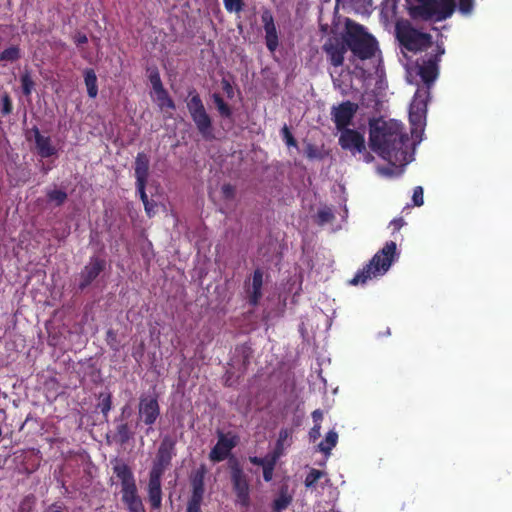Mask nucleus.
I'll use <instances>...</instances> for the list:
<instances>
[{
    "label": "nucleus",
    "mask_w": 512,
    "mask_h": 512,
    "mask_svg": "<svg viewBox=\"0 0 512 512\" xmlns=\"http://www.w3.org/2000/svg\"><path fill=\"white\" fill-rule=\"evenodd\" d=\"M338 143L343 150L349 151L352 155L365 151V138L362 133L354 129L340 131Z\"/></svg>",
    "instance_id": "15"
},
{
    "label": "nucleus",
    "mask_w": 512,
    "mask_h": 512,
    "mask_svg": "<svg viewBox=\"0 0 512 512\" xmlns=\"http://www.w3.org/2000/svg\"><path fill=\"white\" fill-rule=\"evenodd\" d=\"M337 442L338 434L331 430L326 434L325 439L319 443L318 448L324 454L329 455L331 450L337 445Z\"/></svg>",
    "instance_id": "29"
},
{
    "label": "nucleus",
    "mask_w": 512,
    "mask_h": 512,
    "mask_svg": "<svg viewBox=\"0 0 512 512\" xmlns=\"http://www.w3.org/2000/svg\"><path fill=\"white\" fill-rule=\"evenodd\" d=\"M146 185H147V182H136V188H137V192L139 194V197L141 199V201L143 202V205L144 206H147V202H148V196L146 194Z\"/></svg>",
    "instance_id": "47"
},
{
    "label": "nucleus",
    "mask_w": 512,
    "mask_h": 512,
    "mask_svg": "<svg viewBox=\"0 0 512 512\" xmlns=\"http://www.w3.org/2000/svg\"><path fill=\"white\" fill-rule=\"evenodd\" d=\"M249 354L246 351H243V368L246 369L247 365L249 364Z\"/></svg>",
    "instance_id": "62"
},
{
    "label": "nucleus",
    "mask_w": 512,
    "mask_h": 512,
    "mask_svg": "<svg viewBox=\"0 0 512 512\" xmlns=\"http://www.w3.org/2000/svg\"><path fill=\"white\" fill-rule=\"evenodd\" d=\"M221 83H222V88H223L224 92L227 94V96L229 98H232L234 91H233V87H232L231 83L226 79H223Z\"/></svg>",
    "instance_id": "54"
},
{
    "label": "nucleus",
    "mask_w": 512,
    "mask_h": 512,
    "mask_svg": "<svg viewBox=\"0 0 512 512\" xmlns=\"http://www.w3.org/2000/svg\"><path fill=\"white\" fill-rule=\"evenodd\" d=\"M473 8V0H459V9L462 13H469Z\"/></svg>",
    "instance_id": "51"
},
{
    "label": "nucleus",
    "mask_w": 512,
    "mask_h": 512,
    "mask_svg": "<svg viewBox=\"0 0 512 512\" xmlns=\"http://www.w3.org/2000/svg\"><path fill=\"white\" fill-rule=\"evenodd\" d=\"M217 110H218L220 116L223 118H231L232 117V109L227 103L220 105V107H218Z\"/></svg>",
    "instance_id": "50"
},
{
    "label": "nucleus",
    "mask_w": 512,
    "mask_h": 512,
    "mask_svg": "<svg viewBox=\"0 0 512 512\" xmlns=\"http://www.w3.org/2000/svg\"><path fill=\"white\" fill-rule=\"evenodd\" d=\"M261 22L265 31V44L267 49L273 53L279 46V36L274 22V17L269 9L261 13Z\"/></svg>",
    "instance_id": "17"
},
{
    "label": "nucleus",
    "mask_w": 512,
    "mask_h": 512,
    "mask_svg": "<svg viewBox=\"0 0 512 512\" xmlns=\"http://www.w3.org/2000/svg\"><path fill=\"white\" fill-rule=\"evenodd\" d=\"M358 108V104L349 100L332 107L331 116L337 130L343 131L344 129H349L348 127L352 124V120Z\"/></svg>",
    "instance_id": "11"
},
{
    "label": "nucleus",
    "mask_w": 512,
    "mask_h": 512,
    "mask_svg": "<svg viewBox=\"0 0 512 512\" xmlns=\"http://www.w3.org/2000/svg\"><path fill=\"white\" fill-rule=\"evenodd\" d=\"M286 446L277 444L275 445L274 451L272 455L269 457V460H274L277 463V460L284 454Z\"/></svg>",
    "instance_id": "49"
},
{
    "label": "nucleus",
    "mask_w": 512,
    "mask_h": 512,
    "mask_svg": "<svg viewBox=\"0 0 512 512\" xmlns=\"http://www.w3.org/2000/svg\"><path fill=\"white\" fill-rule=\"evenodd\" d=\"M334 219V214L329 208L320 209L317 213V223L324 225Z\"/></svg>",
    "instance_id": "39"
},
{
    "label": "nucleus",
    "mask_w": 512,
    "mask_h": 512,
    "mask_svg": "<svg viewBox=\"0 0 512 512\" xmlns=\"http://www.w3.org/2000/svg\"><path fill=\"white\" fill-rule=\"evenodd\" d=\"M155 94L161 109L175 110L176 105L165 88L155 91Z\"/></svg>",
    "instance_id": "30"
},
{
    "label": "nucleus",
    "mask_w": 512,
    "mask_h": 512,
    "mask_svg": "<svg viewBox=\"0 0 512 512\" xmlns=\"http://www.w3.org/2000/svg\"><path fill=\"white\" fill-rule=\"evenodd\" d=\"M84 82L87 88V94L90 98H96L98 95L97 76L92 68L84 70Z\"/></svg>",
    "instance_id": "28"
},
{
    "label": "nucleus",
    "mask_w": 512,
    "mask_h": 512,
    "mask_svg": "<svg viewBox=\"0 0 512 512\" xmlns=\"http://www.w3.org/2000/svg\"><path fill=\"white\" fill-rule=\"evenodd\" d=\"M203 498L189 497L185 512H202Z\"/></svg>",
    "instance_id": "43"
},
{
    "label": "nucleus",
    "mask_w": 512,
    "mask_h": 512,
    "mask_svg": "<svg viewBox=\"0 0 512 512\" xmlns=\"http://www.w3.org/2000/svg\"><path fill=\"white\" fill-rule=\"evenodd\" d=\"M186 104L190 117L200 135L205 140H212L214 138L212 118L207 113L203 101L195 89L188 92Z\"/></svg>",
    "instance_id": "5"
},
{
    "label": "nucleus",
    "mask_w": 512,
    "mask_h": 512,
    "mask_svg": "<svg viewBox=\"0 0 512 512\" xmlns=\"http://www.w3.org/2000/svg\"><path fill=\"white\" fill-rule=\"evenodd\" d=\"M276 463L274 460H269L262 468H263V479L266 482H270L273 478V473L275 469Z\"/></svg>",
    "instance_id": "44"
},
{
    "label": "nucleus",
    "mask_w": 512,
    "mask_h": 512,
    "mask_svg": "<svg viewBox=\"0 0 512 512\" xmlns=\"http://www.w3.org/2000/svg\"><path fill=\"white\" fill-rule=\"evenodd\" d=\"M30 132L34 135L37 153L42 158H49L57 154V148L52 144L49 136H43L37 126H33Z\"/></svg>",
    "instance_id": "20"
},
{
    "label": "nucleus",
    "mask_w": 512,
    "mask_h": 512,
    "mask_svg": "<svg viewBox=\"0 0 512 512\" xmlns=\"http://www.w3.org/2000/svg\"><path fill=\"white\" fill-rule=\"evenodd\" d=\"M106 260L97 256H92L89 262L80 272V281L78 288L84 290L104 271Z\"/></svg>",
    "instance_id": "16"
},
{
    "label": "nucleus",
    "mask_w": 512,
    "mask_h": 512,
    "mask_svg": "<svg viewBox=\"0 0 512 512\" xmlns=\"http://www.w3.org/2000/svg\"><path fill=\"white\" fill-rule=\"evenodd\" d=\"M293 501L292 494L289 493L288 485H282L272 503V512H283Z\"/></svg>",
    "instance_id": "25"
},
{
    "label": "nucleus",
    "mask_w": 512,
    "mask_h": 512,
    "mask_svg": "<svg viewBox=\"0 0 512 512\" xmlns=\"http://www.w3.org/2000/svg\"><path fill=\"white\" fill-rule=\"evenodd\" d=\"M35 505V497L33 495L25 496L20 502L18 512H31Z\"/></svg>",
    "instance_id": "40"
},
{
    "label": "nucleus",
    "mask_w": 512,
    "mask_h": 512,
    "mask_svg": "<svg viewBox=\"0 0 512 512\" xmlns=\"http://www.w3.org/2000/svg\"><path fill=\"white\" fill-rule=\"evenodd\" d=\"M111 463L113 474L118 478L121 484V494L136 490V480L131 467L119 458H115Z\"/></svg>",
    "instance_id": "13"
},
{
    "label": "nucleus",
    "mask_w": 512,
    "mask_h": 512,
    "mask_svg": "<svg viewBox=\"0 0 512 512\" xmlns=\"http://www.w3.org/2000/svg\"><path fill=\"white\" fill-rule=\"evenodd\" d=\"M212 99H213V102L214 104L216 105V107H220V105H223L225 104L226 102L224 101V99L222 98V96L218 93H214L212 95Z\"/></svg>",
    "instance_id": "59"
},
{
    "label": "nucleus",
    "mask_w": 512,
    "mask_h": 512,
    "mask_svg": "<svg viewBox=\"0 0 512 512\" xmlns=\"http://www.w3.org/2000/svg\"><path fill=\"white\" fill-rule=\"evenodd\" d=\"M321 425L314 424L309 432L310 440L315 441L318 437H320Z\"/></svg>",
    "instance_id": "55"
},
{
    "label": "nucleus",
    "mask_w": 512,
    "mask_h": 512,
    "mask_svg": "<svg viewBox=\"0 0 512 512\" xmlns=\"http://www.w3.org/2000/svg\"><path fill=\"white\" fill-rule=\"evenodd\" d=\"M436 7L437 0H419L418 4L411 8L410 15L425 21L435 19Z\"/></svg>",
    "instance_id": "22"
},
{
    "label": "nucleus",
    "mask_w": 512,
    "mask_h": 512,
    "mask_svg": "<svg viewBox=\"0 0 512 512\" xmlns=\"http://www.w3.org/2000/svg\"><path fill=\"white\" fill-rule=\"evenodd\" d=\"M347 49L348 46L344 34L342 36H329L322 45V50L326 54L327 60L334 67L343 65Z\"/></svg>",
    "instance_id": "9"
},
{
    "label": "nucleus",
    "mask_w": 512,
    "mask_h": 512,
    "mask_svg": "<svg viewBox=\"0 0 512 512\" xmlns=\"http://www.w3.org/2000/svg\"><path fill=\"white\" fill-rule=\"evenodd\" d=\"M292 429L282 428L279 431L278 439L276 441L277 444L284 445L286 447L290 446L292 443Z\"/></svg>",
    "instance_id": "37"
},
{
    "label": "nucleus",
    "mask_w": 512,
    "mask_h": 512,
    "mask_svg": "<svg viewBox=\"0 0 512 512\" xmlns=\"http://www.w3.org/2000/svg\"><path fill=\"white\" fill-rule=\"evenodd\" d=\"M121 500L128 512H146L143 501L138 494V489L121 494Z\"/></svg>",
    "instance_id": "24"
},
{
    "label": "nucleus",
    "mask_w": 512,
    "mask_h": 512,
    "mask_svg": "<svg viewBox=\"0 0 512 512\" xmlns=\"http://www.w3.org/2000/svg\"><path fill=\"white\" fill-rule=\"evenodd\" d=\"M217 443L210 450L209 459L212 462H222L230 456L233 448H235L239 442V437L232 432L223 433L217 432Z\"/></svg>",
    "instance_id": "10"
},
{
    "label": "nucleus",
    "mask_w": 512,
    "mask_h": 512,
    "mask_svg": "<svg viewBox=\"0 0 512 512\" xmlns=\"http://www.w3.org/2000/svg\"><path fill=\"white\" fill-rule=\"evenodd\" d=\"M176 456V439L172 436H165L157 449L150 473L164 475L171 466L172 459Z\"/></svg>",
    "instance_id": "8"
},
{
    "label": "nucleus",
    "mask_w": 512,
    "mask_h": 512,
    "mask_svg": "<svg viewBox=\"0 0 512 512\" xmlns=\"http://www.w3.org/2000/svg\"><path fill=\"white\" fill-rule=\"evenodd\" d=\"M408 135L395 120L369 121V147L395 168H402L411 161Z\"/></svg>",
    "instance_id": "1"
},
{
    "label": "nucleus",
    "mask_w": 512,
    "mask_h": 512,
    "mask_svg": "<svg viewBox=\"0 0 512 512\" xmlns=\"http://www.w3.org/2000/svg\"><path fill=\"white\" fill-rule=\"evenodd\" d=\"M148 72H149L148 79L152 85L154 92L158 91L160 89H163L164 86L162 84V80H161L160 73H159L158 69L156 67L149 68Z\"/></svg>",
    "instance_id": "33"
},
{
    "label": "nucleus",
    "mask_w": 512,
    "mask_h": 512,
    "mask_svg": "<svg viewBox=\"0 0 512 512\" xmlns=\"http://www.w3.org/2000/svg\"><path fill=\"white\" fill-rule=\"evenodd\" d=\"M138 413L144 424L151 427L160 416V406L157 397L142 395L139 398Z\"/></svg>",
    "instance_id": "14"
},
{
    "label": "nucleus",
    "mask_w": 512,
    "mask_h": 512,
    "mask_svg": "<svg viewBox=\"0 0 512 512\" xmlns=\"http://www.w3.org/2000/svg\"><path fill=\"white\" fill-rule=\"evenodd\" d=\"M133 436L134 433L131 431L129 424L121 420V422L116 426L115 433L112 436V441L123 446L127 444Z\"/></svg>",
    "instance_id": "26"
},
{
    "label": "nucleus",
    "mask_w": 512,
    "mask_h": 512,
    "mask_svg": "<svg viewBox=\"0 0 512 512\" xmlns=\"http://www.w3.org/2000/svg\"><path fill=\"white\" fill-rule=\"evenodd\" d=\"M263 270L260 268H257L254 270L252 274V278L249 281H245L244 288L245 293L247 295L248 303L255 307L259 304L263 293H262V287H263Z\"/></svg>",
    "instance_id": "18"
},
{
    "label": "nucleus",
    "mask_w": 512,
    "mask_h": 512,
    "mask_svg": "<svg viewBox=\"0 0 512 512\" xmlns=\"http://www.w3.org/2000/svg\"><path fill=\"white\" fill-rule=\"evenodd\" d=\"M344 36L348 49L357 58L367 60L375 56L377 41L361 24L348 20Z\"/></svg>",
    "instance_id": "3"
},
{
    "label": "nucleus",
    "mask_w": 512,
    "mask_h": 512,
    "mask_svg": "<svg viewBox=\"0 0 512 512\" xmlns=\"http://www.w3.org/2000/svg\"><path fill=\"white\" fill-rule=\"evenodd\" d=\"M49 512H62V510H61V507H57L56 505H52L50 507V511Z\"/></svg>",
    "instance_id": "64"
},
{
    "label": "nucleus",
    "mask_w": 512,
    "mask_h": 512,
    "mask_svg": "<svg viewBox=\"0 0 512 512\" xmlns=\"http://www.w3.org/2000/svg\"><path fill=\"white\" fill-rule=\"evenodd\" d=\"M101 402L99 403V408L101 413L105 418L108 417V414L112 408V395L110 393L100 394Z\"/></svg>",
    "instance_id": "35"
},
{
    "label": "nucleus",
    "mask_w": 512,
    "mask_h": 512,
    "mask_svg": "<svg viewBox=\"0 0 512 512\" xmlns=\"http://www.w3.org/2000/svg\"><path fill=\"white\" fill-rule=\"evenodd\" d=\"M445 53V49L442 45H436V47L430 53H426L424 56L416 60V67L418 69L417 74L425 84L424 89L430 90L431 86L435 82L439 74V62L441 56Z\"/></svg>",
    "instance_id": "7"
},
{
    "label": "nucleus",
    "mask_w": 512,
    "mask_h": 512,
    "mask_svg": "<svg viewBox=\"0 0 512 512\" xmlns=\"http://www.w3.org/2000/svg\"><path fill=\"white\" fill-rule=\"evenodd\" d=\"M405 224L403 218H397V219H393L391 222H390V225L393 227V231H399L403 225Z\"/></svg>",
    "instance_id": "56"
},
{
    "label": "nucleus",
    "mask_w": 512,
    "mask_h": 512,
    "mask_svg": "<svg viewBox=\"0 0 512 512\" xmlns=\"http://www.w3.org/2000/svg\"><path fill=\"white\" fill-rule=\"evenodd\" d=\"M20 83L23 95L29 97L35 88V82L32 79L30 72L25 71L21 74Z\"/></svg>",
    "instance_id": "31"
},
{
    "label": "nucleus",
    "mask_w": 512,
    "mask_h": 512,
    "mask_svg": "<svg viewBox=\"0 0 512 512\" xmlns=\"http://www.w3.org/2000/svg\"><path fill=\"white\" fill-rule=\"evenodd\" d=\"M162 475H157L149 472L147 495L148 501L151 506V512H160L162 506Z\"/></svg>",
    "instance_id": "19"
},
{
    "label": "nucleus",
    "mask_w": 512,
    "mask_h": 512,
    "mask_svg": "<svg viewBox=\"0 0 512 512\" xmlns=\"http://www.w3.org/2000/svg\"><path fill=\"white\" fill-rule=\"evenodd\" d=\"M48 200L61 206L67 199V193L63 190L54 189L47 193Z\"/></svg>",
    "instance_id": "36"
},
{
    "label": "nucleus",
    "mask_w": 512,
    "mask_h": 512,
    "mask_svg": "<svg viewBox=\"0 0 512 512\" xmlns=\"http://www.w3.org/2000/svg\"><path fill=\"white\" fill-rule=\"evenodd\" d=\"M1 103H2V109L1 113L3 116H7L12 113L13 111V104L11 97L8 92H4L1 95Z\"/></svg>",
    "instance_id": "38"
},
{
    "label": "nucleus",
    "mask_w": 512,
    "mask_h": 512,
    "mask_svg": "<svg viewBox=\"0 0 512 512\" xmlns=\"http://www.w3.org/2000/svg\"><path fill=\"white\" fill-rule=\"evenodd\" d=\"M106 342L107 345L114 351L119 350V341L117 338V333L113 329H108L106 332Z\"/></svg>",
    "instance_id": "42"
},
{
    "label": "nucleus",
    "mask_w": 512,
    "mask_h": 512,
    "mask_svg": "<svg viewBox=\"0 0 512 512\" xmlns=\"http://www.w3.org/2000/svg\"><path fill=\"white\" fill-rule=\"evenodd\" d=\"M222 196L226 200H232L235 197V187L231 184H224L221 188Z\"/></svg>",
    "instance_id": "46"
},
{
    "label": "nucleus",
    "mask_w": 512,
    "mask_h": 512,
    "mask_svg": "<svg viewBox=\"0 0 512 512\" xmlns=\"http://www.w3.org/2000/svg\"><path fill=\"white\" fill-rule=\"evenodd\" d=\"M74 41L78 46H80L86 44L88 42V38L83 33H77L74 37Z\"/></svg>",
    "instance_id": "57"
},
{
    "label": "nucleus",
    "mask_w": 512,
    "mask_h": 512,
    "mask_svg": "<svg viewBox=\"0 0 512 512\" xmlns=\"http://www.w3.org/2000/svg\"><path fill=\"white\" fill-rule=\"evenodd\" d=\"M228 467L232 488L236 495L237 502L242 507L248 508L251 504L250 479L235 457L229 458Z\"/></svg>",
    "instance_id": "6"
},
{
    "label": "nucleus",
    "mask_w": 512,
    "mask_h": 512,
    "mask_svg": "<svg viewBox=\"0 0 512 512\" xmlns=\"http://www.w3.org/2000/svg\"><path fill=\"white\" fill-rule=\"evenodd\" d=\"M21 58V50L18 46H10L0 53V62H15Z\"/></svg>",
    "instance_id": "32"
},
{
    "label": "nucleus",
    "mask_w": 512,
    "mask_h": 512,
    "mask_svg": "<svg viewBox=\"0 0 512 512\" xmlns=\"http://www.w3.org/2000/svg\"><path fill=\"white\" fill-rule=\"evenodd\" d=\"M361 154H363V159L367 163H370V162H372L374 160V157L372 156V154L369 153L366 149Z\"/></svg>",
    "instance_id": "61"
},
{
    "label": "nucleus",
    "mask_w": 512,
    "mask_h": 512,
    "mask_svg": "<svg viewBox=\"0 0 512 512\" xmlns=\"http://www.w3.org/2000/svg\"><path fill=\"white\" fill-rule=\"evenodd\" d=\"M396 243L394 241L386 242L371 260L349 281L350 285H364L373 278L384 275L391 267L396 256Z\"/></svg>",
    "instance_id": "2"
},
{
    "label": "nucleus",
    "mask_w": 512,
    "mask_h": 512,
    "mask_svg": "<svg viewBox=\"0 0 512 512\" xmlns=\"http://www.w3.org/2000/svg\"><path fill=\"white\" fill-rule=\"evenodd\" d=\"M430 97V91L419 87L413 97L409 109V120L412 125L420 126L426 117L427 102Z\"/></svg>",
    "instance_id": "12"
},
{
    "label": "nucleus",
    "mask_w": 512,
    "mask_h": 512,
    "mask_svg": "<svg viewBox=\"0 0 512 512\" xmlns=\"http://www.w3.org/2000/svg\"><path fill=\"white\" fill-rule=\"evenodd\" d=\"M207 474V468L204 464H201L197 469L193 470L190 474L189 480L191 485L190 497L204 498L205 494V476Z\"/></svg>",
    "instance_id": "21"
},
{
    "label": "nucleus",
    "mask_w": 512,
    "mask_h": 512,
    "mask_svg": "<svg viewBox=\"0 0 512 512\" xmlns=\"http://www.w3.org/2000/svg\"><path fill=\"white\" fill-rule=\"evenodd\" d=\"M412 201L415 206H422L424 203L423 198V188L421 186H416L413 190Z\"/></svg>",
    "instance_id": "45"
},
{
    "label": "nucleus",
    "mask_w": 512,
    "mask_h": 512,
    "mask_svg": "<svg viewBox=\"0 0 512 512\" xmlns=\"http://www.w3.org/2000/svg\"><path fill=\"white\" fill-rule=\"evenodd\" d=\"M223 381L226 387H232L234 386L237 380L233 379V372L227 370L223 376Z\"/></svg>",
    "instance_id": "52"
},
{
    "label": "nucleus",
    "mask_w": 512,
    "mask_h": 512,
    "mask_svg": "<svg viewBox=\"0 0 512 512\" xmlns=\"http://www.w3.org/2000/svg\"><path fill=\"white\" fill-rule=\"evenodd\" d=\"M154 207L155 204L153 202H150L149 200L147 202V206H144L145 211L149 217H151L154 214Z\"/></svg>",
    "instance_id": "60"
},
{
    "label": "nucleus",
    "mask_w": 512,
    "mask_h": 512,
    "mask_svg": "<svg viewBox=\"0 0 512 512\" xmlns=\"http://www.w3.org/2000/svg\"><path fill=\"white\" fill-rule=\"evenodd\" d=\"M455 10L454 0H437L436 21H443L449 18Z\"/></svg>",
    "instance_id": "27"
},
{
    "label": "nucleus",
    "mask_w": 512,
    "mask_h": 512,
    "mask_svg": "<svg viewBox=\"0 0 512 512\" xmlns=\"http://www.w3.org/2000/svg\"><path fill=\"white\" fill-rule=\"evenodd\" d=\"M249 461L254 465L263 467L269 461V457L267 456V457L261 458V457H257V456H251V457H249Z\"/></svg>",
    "instance_id": "53"
},
{
    "label": "nucleus",
    "mask_w": 512,
    "mask_h": 512,
    "mask_svg": "<svg viewBox=\"0 0 512 512\" xmlns=\"http://www.w3.org/2000/svg\"><path fill=\"white\" fill-rule=\"evenodd\" d=\"M312 419L314 424L321 425V421L323 419V413L321 410L317 409L312 412Z\"/></svg>",
    "instance_id": "58"
},
{
    "label": "nucleus",
    "mask_w": 512,
    "mask_h": 512,
    "mask_svg": "<svg viewBox=\"0 0 512 512\" xmlns=\"http://www.w3.org/2000/svg\"><path fill=\"white\" fill-rule=\"evenodd\" d=\"M150 159L144 152H139L135 158V178L136 182H147L149 176Z\"/></svg>",
    "instance_id": "23"
},
{
    "label": "nucleus",
    "mask_w": 512,
    "mask_h": 512,
    "mask_svg": "<svg viewBox=\"0 0 512 512\" xmlns=\"http://www.w3.org/2000/svg\"><path fill=\"white\" fill-rule=\"evenodd\" d=\"M395 37L403 49L414 54L427 51L433 45L432 35L416 29L408 20L396 23Z\"/></svg>",
    "instance_id": "4"
},
{
    "label": "nucleus",
    "mask_w": 512,
    "mask_h": 512,
    "mask_svg": "<svg viewBox=\"0 0 512 512\" xmlns=\"http://www.w3.org/2000/svg\"><path fill=\"white\" fill-rule=\"evenodd\" d=\"M381 172H382L383 174H385V175L391 176V175H393V172H394V171H393V169H392V168L387 167V168H382V169H381Z\"/></svg>",
    "instance_id": "63"
},
{
    "label": "nucleus",
    "mask_w": 512,
    "mask_h": 512,
    "mask_svg": "<svg viewBox=\"0 0 512 512\" xmlns=\"http://www.w3.org/2000/svg\"><path fill=\"white\" fill-rule=\"evenodd\" d=\"M224 7L228 12H241L243 10V0H223Z\"/></svg>",
    "instance_id": "41"
},
{
    "label": "nucleus",
    "mask_w": 512,
    "mask_h": 512,
    "mask_svg": "<svg viewBox=\"0 0 512 512\" xmlns=\"http://www.w3.org/2000/svg\"><path fill=\"white\" fill-rule=\"evenodd\" d=\"M282 133H283V138L285 140V143L288 146H296L297 145L296 139L294 138V136L292 135V133L290 132L289 128L286 125L282 128Z\"/></svg>",
    "instance_id": "48"
},
{
    "label": "nucleus",
    "mask_w": 512,
    "mask_h": 512,
    "mask_svg": "<svg viewBox=\"0 0 512 512\" xmlns=\"http://www.w3.org/2000/svg\"><path fill=\"white\" fill-rule=\"evenodd\" d=\"M324 476V472L312 468L310 472L307 474L304 484L307 488L315 487L317 481Z\"/></svg>",
    "instance_id": "34"
}]
</instances>
